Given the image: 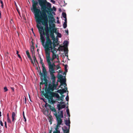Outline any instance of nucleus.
Wrapping results in <instances>:
<instances>
[{"label":"nucleus","mask_w":133,"mask_h":133,"mask_svg":"<svg viewBox=\"0 0 133 133\" xmlns=\"http://www.w3.org/2000/svg\"><path fill=\"white\" fill-rule=\"evenodd\" d=\"M69 42L65 40L63 44L64 46H67L69 44Z\"/></svg>","instance_id":"obj_21"},{"label":"nucleus","mask_w":133,"mask_h":133,"mask_svg":"<svg viewBox=\"0 0 133 133\" xmlns=\"http://www.w3.org/2000/svg\"><path fill=\"white\" fill-rule=\"evenodd\" d=\"M57 23L58 24H59V21L58 20L57 21Z\"/></svg>","instance_id":"obj_55"},{"label":"nucleus","mask_w":133,"mask_h":133,"mask_svg":"<svg viewBox=\"0 0 133 133\" xmlns=\"http://www.w3.org/2000/svg\"><path fill=\"white\" fill-rule=\"evenodd\" d=\"M45 49V51L46 54V56L47 54H49V56L50 57V54L51 52L52 53V59L53 60L54 59L57 58V57L56 54L52 51V47L51 46V44L50 45H49V47H46L44 48Z\"/></svg>","instance_id":"obj_5"},{"label":"nucleus","mask_w":133,"mask_h":133,"mask_svg":"<svg viewBox=\"0 0 133 133\" xmlns=\"http://www.w3.org/2000/svg\"><path fill=\"white\" fill-rule=\"evenodd\" d=\"M65 96V95H62V96L60 97L59 99H58V100L59 101H60L61 100L63 101V99H64V97Z\"/></svg>","instance_id":"obj_23"},{"label":"nucleus","mask_w":133,"mask_h":133,"mask_svg":"<svg viewBox=\"0 0 133 133\" xmlns=\"http://www.w3.org/2000/svg\"><path fill=\"white\" fill-rule=\"evenodd\" d=\"M53 8L54 11H56V8L54 6H53Z\"/></svg>","instance_id":"obj_44"},{"label":"nucleus","mask_w":133,"mask_h":133,"mask_svg":"<svg viewBox=\"0 0 133 133\" xmlns=\"http://www.w3.org/2000/svg\"><path fill=\"white\" fill-rule=\"evenodd\" d=\"M68 66V65H65L64 66L65 72V73H66V72L68 71V70L67 69V68Z\"/></svg>","instance_id":"obj_26"},{"label":"nucleus","mask_w":133,"mask_h":133,"mask_svg":"<svg viewBox=\"0 0 133 133\" xmlns=\"http://www.w3.org/2000/svg\"><path fill=\"white\" fill-rule=\"evenodd\" d=\"M7 121L9 123H11V121L10 119L9 118H7Z\"/></svg>","instance_id":"obj_30"},{"label":"nucleus","mask_w":133,"mask_h":133,"mask_svg":"<svg viewBox=\"0 0 133 133\" xmlns=\"http://www.w3.org/2000/svg\"><path fill=\"white\" fill-rule=\"evenodd\" d=\"M29 58L30 60V61H31V62L32 63H33L31 57H30V58Z\"/></svg>","instance_id":"obj_49"},{"label":"nucleus","mask_w":133,"mask_h":133,"mask_svg":"<svg viewBox=\"0 0 133 133\" xmlns=\"http://www.w3.org/2000/svg\"><path fill=\"white\" fill-rule=\"evenodd\" d=\"M59 11H61V9H60L59 10Z\"/></svg>","instance_id":"obj_60"},{"label":"nucleus","mask_w":133,"mask_h":133,"mask_svg":"<svg viewBox=\"0 0 133 133\" xmlns=\"http://www.w3.org/2000/svg\"><path fill=\"white\" fill-rule=\"evenodd\" d=\"M4 124H5V127L7 128V126L6 122L5 121L4 122Z\"/></svg>","instance_id":"obj_42"},{"label":"nucleus","mask_w":133,"mask_h":133,"mask_svg":"<svg viewBox=\"0 0 133 133\" xmlns=\"http://www.w3.org/2000/svg\"><path fill=\"white\" fill-rule=\"evenodd\" d=\"M48 79H49L48 77L47 76L46 77H44V81L45 82L43 83V84L45 85H47L48 83Z\"/></svg>","instance_id":"obj_14"},{"label":"nucleus","mask_w":133,"mask_h":133,"mask_svg":"<svg viewBox=\"0 0 133 133\" xmlns=\"http://www.w3.org/2000/svg\"><path fill=\"white\" fill-rule=\"evenodd\" d=\"M1 11H0V18H1Z\"/></svg>","instance_id":"obj_56"},{"label":"nucleus","mask_w":133,"mask_h":133,"mask_svg":"<svg viewBox=\"0 0 133 133\" xmlns=\"http://www.w3.org/2000/svg\"><path fill=\"white\" fill-rule=\"evenodd\" d=\"M24 97H25V99H24V103L25 104H26V97H25V96H24Z\"/></svg>","instance_id":"obj_38"},{"label":"nucleus","mask_w":133,"mask_h":133,"mask_svg":"<svg viewBox=\"0 0 133 133\" xmlns=\"http://www.w3.org/2000/svg\"><path fill=\"white\" fill-rule=\"evenodd\" d=\"M31 51L33 53V51H34V48L31 49Z\"/></svg>","instance_id":"obj_48"},{"label":"nucleus","mask_w":133,"mask_h":133,"mask_svg":"<svg viewBox=\"0 0 133 133\" xmlns=\"http://www.w3.org/2000/svg\"><path fill=\"white\" fill-rule=\"evenodd\" d=\"M11 89L13 91H14V87H11Z\"/></svg>","instance_id":"obj_46"},{"label":"nucleus","mask_w":133,"mask_h":133,"mask_svg":"<svg viewBox=\"0 0 133 133\" xmlns=\"http://www.w3.org/2000/svg\"><path fill=\"white\" fill-rule=\"evenodd\" d=\"M57 36L59 38H61L62 37L61 34L59 32H58L57 34Z\"/></svg>","instance_id":"obj_31"},{"label":"nucleus","mask_w":133,"mask_h":133,"mask_svg":"<svg viewBox=\"0 0 133 133\" xmlns=\"http://www.w3.org/2000/svg\"><path fill=\"white\" fill-rule=\"evenodd\" d=\"M58 111L60 110L61 109V105H60V104H59L58 106Z\"/></svg>","instance_id":"obj_34"},{"label":"nucleus","mask_w":133,"mask_h":133,"mask_svg":"<svg viewBox=\"0 0 133 133\" xmlns=\"http://www.w3.org/2000/svg\"><path fill=\"white\" fill-rule=\"evenodd\" d=\"M4 91L5 92H6L8 90V89L6 87H5L4 88Z\"/></svg>","instance_id":"obj_35"},{"label":"nucleus","mask_w":133,"mask_h":133,"mask_svg":"<svg viewBox=\"0 0 133 133\" xmlns=\"http://www.w3.org/2000/svg\"><path fill=\"white\" fill-rule=\"evenodd\" d=\"M57 92L60 93L61 95H62L63 93H65L66 92V90L65 89H59L57 91Z\"/></svg>","instance_id":"obj_15"},{"label":"nucleus","mask_w":133,"mask_h":133,"mask_svg":"<svg viewBox=\"0 0 133 133\" xmlns=\"http://www.w3.org/2000/svg\"><path fill=\"white\" fill-rule=\"evenodd\" d=\"M7 118H9V114H8V113L7 114Z\"/></svg>","instance_id":"obj_53"},{"label":"nucleus","mask_w":133,"mask_h":133,"mask_svg":"<svg viewBox=\"0 0 133 133\" xmlns=\"http://www.w3.org/2000/svg\"><path fill=\"white\" fill-rule=\"evenodd\" d=\"M39 4L41 7L43 8L45 6V2L43 0H38Z\"/></svg>","instance_id":"obj_10"},{"label":"nucleus","mask_w":133,"mask_h":133,"mask_svg":"<svg viewBox=\"0 0 133 133\" xmlns=\"http://www.w3.org/2000/svg\"><path fill=\"white\" fill-rule=\"evenodd\" d=\"M44 1H45V2H46V0H44Z\"/></svg>","instance_id":"obj_63"},{"label":"nucleus","mask_w":133,"mask_h":133,"mask_svg":"<svg viewBox=\"0 0 133 133\" xmlns=\"http://www.w3.org/2000/svg\"><path fill=\"white\" fill-rule=\"evenodd\" d=\"M0 3L2 4H3V2L2 0H0Z\"/></svg>","instance_id":"obj_50"},{"label":"nucleus","mask_w":133,"mask_h":133,"mask_svg":"<svg viewBox=\"0 0 133 133\" xmlns=\"http://www.w3.org/2000/svg\"><path fill=\"white\" fill-rule=\"evenodd\" d=\"M51 97H55L56 98H57L56 100H58V99H59L60 98V97L58 93H55L54 92L52 93Z\"/></svg>","instance_id":"obj_12"},{"label":"nucleus","mask_w":133,"mask_h":133,"mask_svg":"<svg viewBox=\"0 0 133 133\" xmlns=\"http://www.w3.org/2000/svg\"><path fill=\"white\" fill-rule=\"evenodd\" d=\"M3 4H2L1 5V7L2 8H3Z\"/></svg>","instance_id":"obj_58"},{"label":"nucleus","mask_w":133,"mask_h":133,"mask_svg":"<svg viewBox=\"0 0 133 133\" xmlns=\"http://www.w3.org/2000/svg\"><path fill=\"white\" fill-rule=\"evenodd\" d=\"M39 58H40V62L41 64L42 67L45 66L44 65V63L43 62V61L42 59L41 58L40 55H39Z\"/></svg>","instance_id":"obj_16"},{"label":"nucleus","mask_w":133,"mask_h":133,"mask_svg":"<svg viewBox=\"0 0 133 133\" xmlns=\"http://www.w3.org/2000/svg\"><path fill=\"white\" fill-rule=\"evenodd\" d=\"M62 85H63L64 87V86H65V85H64V84H62Z\"/></svg>","instance_id":"obj_61"},{"label":"nucleus","mask_w":133,"mask_h":133,"mask_svg":"<svg viewBox=\"0 0 133 133\" xmlns=\"http://www.w3.org/2000/svg\"><path fill=\"white\" fill-rule=\"evenodd\" d=\"M65 31L66 32V34H67L68 35V29L67 30H65Z\"/></svg>","instance_id":"obj_40"},{"label":"nucleus","mask_w":133,"mask_h":133,"mask_svg":"<svg viewBox=\"0 0 133 133\" xmlns=\"http://www.w3.org/2000/svg\"><path fill=\"white\" fill-rule=\"evenodd\" d=\"M50 99L51 100V102L52 103H54L55 102V101H54V100H53V98L52 97H50Z\"/></svg>","instance_id":"obj_33"},{"label":"nucleus","mask_w":133,"mask_h":133,"mask_svg":"<svg viewBox=\"0 0 133 133\" xmlns=\"http://www.w3.org/2000/svg\"><path fill=\"white\" fill-rule=\"evenodd\" d=\"M70 118L69 117L68 118V120H66L65 121V124L68 127V129H70Z\"/></svg>","instance_id":"obj_13"},{"label":"nucleus","mask_w":133,"mask_h":133,"mask_svg":"<svg viewBox=\"0 0 133 133\" xmlns=\"http://www.w3.org/2000/svg\"><path fill=\"white\" fill-rule=\"evenodd\" d=\"M32 7L35 16L37 18L36 20L37 23V25H41V23L42 25H44L45 27L46 31L48 32V19L46 13L44 11H43L41 13L37 2L35 4H33L32 5Z\"/></svg>","instance_id":"obj_1"},{"label":"nucleus","mask_w":133,"mask_h":133,"mask_svg":"<svg viewBox=\"0 0 133 133\" xmlns=\"http://www.w3.org/2000/svg\"><path fill=\"white\" fill-rule=\"evenodd\" d=\"M64 21L63 24V27L64 29H65L67 27V20L64 19Z\"/></svg>","instance_id":"obj_19"},{"label":"nucleus","mask_w":133,"mask_h":133,"mask_svg":"<svg viewBox=\"0 0 133 133\" xmlns=\"http://www.w3.org/2000/svg\"><path fill=\"white\" fill-rule=\"evenodd\" d=\"M23 118L24 119V120L25 122H26V118H25V116H23Z\"/></svg>","instance_id":"obj_43"},{"label":"nucleus","mask_w":133,"mask_h":133,"mask_svg":"<svg viewBox=\"0 0 133 133\" xmlns=\"http://www.w3.org/2000/svg\"><path fill=\"white\" fill-rule=\"evenodd\" d=\"M42 68L43 69L42 73H41V71H40L39 74L41 75V77H43V76L46 77L47 76L48 74L45 66L43 67Z\"/></svg>","instance_id":"obj_8"},{"label":"nucleus","mask_w":133,"mask_h":133,"mask_svg":"<svg viewBox=\"0 0 133 133\" xmlns=\"http://www.w3.org/2000/svg\"><path fill=\"white\" fill-rule=\"evenodd\" d=\"M43 99V100H44V99Z\"/></svg>","instance_id":"obj_64"},{"label":"nucleus","mask_w":133,"mask_h":133,"mask_svg":"<svg viewBox=\"0 0 133 133\" xmlns=\"http://www.w3.org/2000/svg\"><path fill=\"white\" fill-rule=\"evenodd\" d=\"M51 132L52 131L51 130H50L49 131L48 133H51Z\"/></svg>","instance_id":"obj_51"},{"label":"nucleus","mask_w":133,"mask_h":133,"mask_svg":"<svg viewBox=\"0 0 133 133\" xmlns=\"http://www.w3.org/2000/svg\"><path fill=\"white\" fill-rule=\"evenodd\" d=\"M0 124L1 126H3V123L2 122L1 120L0 121Z\"/></svg>","instance_id":"obj_39"},{"label":"nucleus","mask_w":133,"mask_h":133,"mask_svg":"<svg viewBox=\"0 0 133 133\" xmlns=\"http://www.w3.org/2000/svg\"><path fill=\"white\" fill-rule=\"evenodd\" d=\"M1 111H0V117H1Z\"/></svg>","instance_id":"obj_54"},{"label":"nucleus","mask_w":133,"mask_h":133,"mask_svg":"<svg viewBox=\"0 0 133 133\" xmlns=\"http://www.w3.org/2000/svg\"><path fill=\"white\" fill-rule=\"evenodd\" d=\"M33 60L34 61V62L35 63V62H36L37 63V61L36 59L35 56H34V57H33Z\"/></svg>","instance_id":"obj_32"},{"label":"nucleus","mask_w":133,"mask_h":133,"mask_svg":"<svg viewBox=\"0 0 133 133\" xmlns=\"http://www.w3.org/2000/svg\"><path fill=\"white\" fill-rule=\"evenodd\" d=\"M16 52H17V53H16V54H17V55H18V54H18V52H19L17 50V51H16Z\"/></svg>","instance_id":"obj_52"},{"label":"nucleus","mask_w":133,"mask_h":133,"mask_svg":"<svg viewBox=\"0 0 133 133\" xmlns=\"http://www.w3.org/2000/svg\"><path fill=\"white\" fill-rule=\"evenodd\" d=\"M37 27L38 29L40 35V37L42 45L44 48L46 47H49V45H50L51 44V40L49 38L48 27V31L47 32L46 31L45 27H44V29L46 32V35L47 38V41H46L45 42V39L44 38L45 34L43 27L41 25H37Z\"/></svg>","instance_id":"obj_2"},{"label":"nucleus","mask_w":133,"mask_h":133,"mask_svg":"<svg viewBox=\"0 0 133 133\" xmlns=\"http://www.w3.org/2000/svg\"><path fill=\"white\" fill-rule=\"evenodd\" d=\"M26 55L29 58H30L31 57L29 55V52L28 50H27V51H26Z\"/></svg>","instance_id":"obj_24"},{"label":"nucleus","mask_w":133,"mask_h":133,"mask_svg":"<svg viewBox=\"0 0 133 133\" xmlns=\"http://www.w3.org/2000/svg\"><path fill=\"white\" fill-rule=\"evenodd\" d=\"M56 70H57L59 68H60V67L58 65H57L56 66Z\"/></svg>","instance_id":"obj_36"},{"label":"nucleus","mask_w":133,"mask_h":133,"mask_svg":"<svg viewBox=\"0 0 133 133\" xmlns=\"http://www.w3.org/2000/svg\"><path fill=\"white\" fill-rule=\"evenodd\" d=\"M62 129L64 133H69V129H67L66 126H64V127H62Z\"/></svg>","instance_id":"obj_11"},{"label":"nucleus","mask_w":133,"mask_h":133,"mask_svg":"<svg viewBox=\"0 0 133 133\" xmlns=\"http://www.w3.org/2000/svg\"><path fill=\"white\" fill-rule=\"evenodd\" d=\"M18 55V57L19 58H21V57L20 55L18 54V55Z\"/></svg>","instance_id":"obj_47"},{"label":"nucleus","mask_w":133,"mask_h":133,"mask_svg":"<svg viewBox=\"0 0 133 133\" xmlns=\"http://www.w3.org/2000/svg\"><path fill=\"white\" fill-rule=\"evenodd\" d=\"M46 61L48 65L49 71L50 75V80L52 81L56 80V77L54 74L55 73V71L56 70V66L54 63H52V60L51 58L49 56V54H47L46 56Z\"/></svg>","instance_id":"obj_3"},{"label":"nucleus","mask_w":133,"mask_h":133,"mask_svg":"<svg viewBox=\"0 0 133 133\" xmlns=\"http://www.w3.org/2000/svg\"><path fill=\"white\" fill-rule=\"evenodd\" d=\"M58 116L62 118H63V111L62 110L61 111L60 113L58 114Z\"/></svg>","instance_id":"obj_20"},{"label":"nucleus","mask_w":133,"mask_h":133,"mask_svg":"<svg viewBox=\"0 0 133 133\" xmlns=\"http://www.w3.org/2000/svg\"><path fill=\"white\" fill-rule=\"evenodd\" d=\"M55 25L53 24L52 26L49 25V30H50V36L51 37L53 36L54 33H56L57 32L56 29L55 28Z\"/></svg>","instance_id":"obj_6"},{"label":"nucleus","mask_w":133,"mask_h":133,"mask_svg":"<svg viewBox=\"0 0 133 133\" xmlns=\"http://www.w3.org/2000/svg\"><path fill=\"white\" fill-rule=\"evenodd\" d=\"M67 114L68 116L69 117L70 116L69 111V109L68 108L66 110Z\"/></svg>","instance_id":"obj_25"},{"label":"nucleus","mask_w":133,"mask_h":133,"mask_svg":"<svg viewBox=\"0 0 133 133\" xmlns=\"http://www.w3.org/2000/svg\"><path fill=\"white\" fill-rule=\"evenodd\" d=\"M31 30H32V31L33 32V33L34 34V32H33V29L32 28V29H31Z\"/></svg>","instance_id":"obj_59"},{"label":"nucleus","mask_w":133,"mask_h":133,"mask_svg":"<svg viewBox=\"0 0 133 133\" xmlns=\"http://www.w3.org/2000/svg\"><path fill=\"white\" fill-rule=\"evenodd\" d=\"M65 105L64 104L62 105L61 106V109H63L65 108Z\"/></svg>","instance_id":"obj_37"},{"label":"nucleus","mask_w":133,"mask_h":133,"mask_svg":"<svg viewBox=\"0 0 133 133\" xmlns=\"http://www.w3.org/2000/svg\"><path fill=\"white\" fill-rule=\"evenodd\" d=\"M62 76L61 75H60V76H59V81L61 83L60 85L59 86V87H60L63 84H64V85H65V86H64V88L66 89V90H67V88L65 87L66 86H67L66 84L65 83L66 82V79L62 78Z\"/></svg>","instance_id":"obj_7"},{"label":"nucleus","mask_w":133,"mask_h":133,"mask_svg":"<svg viewBox=\"0 0 133 133\" xmlns=\"http://www.w3.org/2000/svg\"><path fill=\"white\" fill-rule=\"evenodd\" d=\"M53 18V17H51V19Z\"/></svg>","instance_id":"obj_62"},{"label":"nucleus","mask_w":133,"mask_h":133,"mask_svg":"<svg viewBox=\"0 0 133 133\" xmlns=\"http://www.w3.org/2000/svg\"><path fill=\"white\" fill-rule=\"evenodd\" d=\"M49 83L48 88L45 90V93L44 92L43 94V95L46 98H48L49 97V94L50 96L51 97L52 93L53 92H51L50 90L53 91L56 89L58 85V82H56V80H50Z\"/></svg>","instance_id":"obj_4"},{"label":"nucleus","mask_w":133,"mask_h":133,"mask_svg":"<svg viewBox=\"0 0 133 133\" xmlns=\"http://www.w3.org/2000/svg\"><path fill=\"white\" fill-rule=\"evenodd\" d=\"M47 6L49 8H50L51 7V4L49 3H47Z\"/></svg>","instance_id":"obj_28"},{"label":"nucleus","mask_w":133,"mask_h":133,"mask_svg":"<svg viewBox=\"0 0 133 133\" xmlns=\"http://www.w3.org/2000/svg\"><path fill=\"white\" fill-rule=\"evenodd\" d=\"M68 94V93H67V94ZM65 99L66 100V101H68L69 100V96L68 95H67L66 96Z\"/></svg>","instance_id":"obj_29"},{"label":"nucleus","mask_w":133,"mask_h":133,"mask_svg":"<svg viewBox=\"0 0 133 133\" xmlns=\"http://www.w3.org/2000/svg\"><path fill=\"white\" fill-rule=\"evenodd\" d=\"M62 15L63 17L65 18V19L67 20L66 14L65 13L63 12H62Z\"/></svg>","instance_id":"obj_22"},{"label":"nucleus","mask_w":133,"mask_h":133,"mask_svg":"<svg viewBox=\"0 0 133 133\" xmlns=\"http://www.w3.org/2000/svg\"><path fill=\"white\" fill-rule=\"evenodd\" d=\"M51 2L53 3V4H55V1H54V0H50Z\"/></svg>","instance_id":"obj_41"},{"label":"nucleus","mask_w":133,"mask_h":133,"mask_svg":"<svg viewBox=\"0 0 133 133\" xmlns=\"http://www.w3.org/2000/svg\"><path fill=\"white\" fill-rule=\"evenodd\" d=\"M56 120L57 122V124L56 127L58 128L60 127V126H59L60 125H63V124L62 123V119L61 118H57Z\"/></svg>","instance_id":"obj_9"},{"label":"nucleus","mask_w":133,"mask_h":133,"mask_svg":"<svg viewBox=\"0 0 133 133\" xmlns=\"http://www.w3.org/2000/svg\"><path fill=\"white\" fill-rule=\"evenodd\" d=\"M55 131H53V133H60L59 128L55 127Z\"/></svg>","instance_id":"obj_17"},{"label":"nucleus","mask_w":133,"mask_h":133,"mask_svg":"<svg viewBox=\"0 0 133 133\" xmlns=\"http://www.w3.org/2000/svg\"><path fill=\"white\" fill-rule=\"evenodd\" d=\"M24 116V112L23 111V116Z\"/></svg>","instance_id":"obj_57"},{"label":"nucleus","mask_w":133,"mask_h":133,"mask_svg":"<svg viewBox=\"0 0 133 133\" xmlns=\"http://www.w3.org/2000/svg\"><path fill=\"white\" fill-rule=\"evenodd\" d=\"M64 51L65 53V56H68V55H68V50L64 49Z\"/></svg>","instance_id":"obj_27"},{"label":"nucleus","mask_w":133,"mask_h":133,"mask_svg":"<svg viewBox=\"0 0 133 133\" xmlns=\"http://www.w3.org/2000/svg\"><path fill=\"white\" fill-rule=\"evenodd\" d=\"M60 103L61 104H64V102H63V101H61V102H60Z\"/></svg>","instance_id":"obj_45"},{"label":"nucleus","mask_w":133,"mask_h":133,"mask_svg":"<svg viewBox=\"0 0 133 133\" xmlns=\"http://www.w3.org/2000/svg\"><path fill=\"white\" fill-rule=\"evenodd\" d=\"M16 116L15 112H13L12 113V122L14 121L15 119V117Z\"/></svg>","instance_id":"obj_18"}]
</instances>
